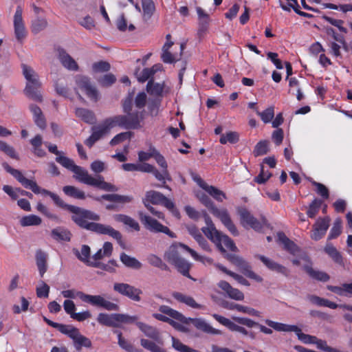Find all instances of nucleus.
Listing matches in <instances>:
<instances>
[{
	"label": "nucleus",
	"mask_w": 352,
	"mask_h": 352,
	"mask_svg": "<svg viewBox=\"0 0 352 352\" xmlns=\"http://www.w3.org/2000/svg\"><path fill=\"white\" fill-rule=\"evenodd\" d=\"M2 166L23 187L30 189L35 194L41 193L43 195L50 197L56 206L72 213L71 219L79 228L98 234L109 235L116 239L122 248H125V243L122 240V235L118 230L109 225L89 221V220L100 221V216L98 214L90 210L66 204L58 195L48 190L41 188L36 182L27 179L20 170L12 168L7 162H3Z\"/></svg>",
	"instance_id": "f257e3e1"
},
{
	"label": "nucleus",
	"mask_w": 352,
	"mask_h": 352,
	"mask_svg": "<svg viewBox=\"0 0 352 352\" xmlns=\"http://www.w3.org/2000/svg\"><path fill=\"white\" fill-rule=\"evenodd\" d=\"M56 161L65 168L73 172L74 177L79 182L109 192H116L118 188L104 181V177L98 175L96 177L90 175L87 170L76 165L74 160L66 156H57Z\"/></svg>",
	"instance_id": "f03ea898"
},
{
	"label": "nucleus",
	"mask_w": 352,
	"mask_h": 352,
	"mask_svg": "<svg viewBox=\"0 0 352 352\" xmlns=\"http://www.w3.org/2000/svg\"><path fill=\"white\" fill-rule=\"evenodd\" d=\"M116 126L133 127V125L126 122V118L124 116H113L106 118L103 122L91 128V135L85 140V144L91 148L96 142L102 139L106 135L109 133L111 129Z\"/></svg>",
	"instance_id": "7ed1b4c3"
},
{
	"label": "nucleus",
	"mask_w": 352,
	"mask_h": 352,
	"mask_svg": "<svg viewBox=\"0 0 352 352\" xmlns=\"http://www.w3.org/2000/svg\"><path fill=\"white\" fill-rule=\"evenodd\" d=\"M159 311L164 314H166L170 318L186 324H188L190 322H192V324L197 329L204 332L211 333L214 335H219L221 334V331L217 329L213 328L209 324H208L205 320L201 318H186L182 314L179 312L177 310L172 309L171 307L167 305H161L159 307Z\"/></svg>",
	"instance_id": "20e7f679"
},
{
	"label": "nucleus",
	"mask_w": 352,
	"mask_h": 352,
	"mask_svg": "<svg viewBox=\"0 0 352 352\" xmlns=\"http://www.w3.org/2000/svg\"><path fill=\"white\" fill-rule=\"evenodd\" d=\"M199 201L208 208L210 212L216 217H217L224 226L234 236L239 234V231L232 222L228 211L226 208L219 209L217 208L211 199L204 192L197 195Z\"/></svg>",
	"instance_id": "39448f33"
},
{
	"label": "nucleus",
	"mask_w": 352,
	"mask_h": 352,
	"mask_svg": "<svg viewBox=\"0 0 352 352\" xmlns=\"http://www.w3.org/2000/svg\"><path fill=\"white\" fill-rule=\"evenodd\" d=\"M21 67L23 74L28 81L24 89L25 95L34 101L42 102L43 96L38 91L41 84L38 75L31 67L25 64H22Z\"/></svg>",
	"instance_id": "423d86ee"
},
{
	"label": "nucleus",
	"mask_w": 352,
	"mask_h": 352,
	"mask_svg": "<svg viewBox=\"0 0 352 352\" xmlns=\"http://www.w3.org/2000/svg\"><path fill=\"white\" fill-rule=\"evenodd\" d=\"M179 248H182L187 251L197 261H199L204 264L206 263L210 264L212 263V258L199 255L194 250L189 248L188 245L182 243H174L164 253V258L171 265H173L175 262L182 258L179 255L178 251Z\"/></svg>",
	"instance_id": "0eeeda50"
},
{
	"label": "nucleus",
	"mask_w": 352,
	"mask_h": 352,
	"mask_svg": "<svg viewBox=\"0 0 352 352\" xmlns=\"http://www.w3.org/2000/svg\"><path fill=\"white\" fill-rule=\"evenodd\" d=\"M134 94V89L129 91L127 96L122 101V109L126 115L117 116L125 117L126 122L133 125V127H122V129H136L140 126L141 118L140 117V113L138 111L131 112Z\"/></svg>",
	"instance_id": "6e6552de"
},
{
	"label": "nucleus",
	"mask_w": 352,
	"mask_h": 352,
	"mask_svg": "<svg viewBox=\"0 0 352 352\" xmlns=\"http://www.w3.org/2000/svg\"><path fill=\"white\" fill-rule=\"evenodd\" d=\"M265 323L277 331L295 332L298 339L305 344H314L316 342V336L302 333L301 329L296 325L283 324L269 319H266Z\"/></svg>",
	"instance_id": "1a4fd4ad"
},
{
	"label": "nucleus",
	"mask_w": 352,
	"mask_h": 352,
	"mask_svg": "<svg viewBox=\"0 0 352 352\" xmlns=\"http://www.w3.org/2000/svg\"><path fill=\"white\" fill-rule=\"evenodd\" d=\"M138 217L144 228L148 231L154 233H164L170 238H176L175 233L172 232L167 226L162 225L155 219L152 218L148 214H144L142 211L138 212Z\"/></svg>",
	"instance_id": "9d476101"
},
{
	"label": "nucleus",
	"mask_w": 352,
	"mask_h": 352,
	"mask_svg": "<svg viewBox=\"0 0 352 352\" xmlns=\"http://www.w3.org/2000/svg\"><path fill=\"white\" fill-rule=\"evenodd\" d=\"M76 296L83 302L89 303L93 306L102 307L107 311H118L119 305L104 299L100 295H89L78 292Z\"/></svg>",
	"instance_id": "9b49d317"
},
{
	"label": "nucleus",
	"mask_w": 352,
	"mask_h": 352,
	"mask_svg": "<svg viewBox=\"0 0 352 352\" xmlns=\"http://www.w3.org/2000/svg\"><path fill=\"white\" fill-rule=\"evenodd\" d=\"M230 261L236 265L247 277L255 280L258 283L263 281V278L252 270L250 263L238 255L232 254L229 257Z\"/></svg>",
	"instance_id": "f8f14e48"
},
{
	"label": "nucleus",
	"mask_w": 352,
	"mask_h": 352,
	"mask_svg": "<svg viewBox=\"0 0 352 352\" xmlns=\"http://www.w3.org/2000/svg\"><path fill=\"white\" fill-rule=\"evenodd\" d=\"M308 298L311 303L316 305L318 306L326 307L333 309H335L338 307H340L344 309H346L352 312V306L349 305H338L336 302H331L327 299L320 298L315 295H310L308 296ZM343 317L346 321L352 323V313H346L344 314Z\"/></svg>",
	"instance_id": "ddd939ff"
},
{
	"label": "nucleus",
	"mask_w": 352,
	"mask_h": 352,
	"mask_svg": "<svg viewBox=\"0 0 352 352\" xmlns=\"http://www.w3.org/2000/svg\"><path fill=\"white\" fill-rule=\"evenodd\" d=\"M237 212L240 217L241 223L245 228H251L256 232L263 229V223L255 218L247 208L240 207L237 209Z\"/></svg>",
	"instance_id": "4468645a"
},
{
	"label": "nucleus",
	"mask_w": 352,
	"mask_h": 352,
	"mask_svg": "<svg viewBox=\"0 0 352 352\" xmlns=\"http://www.w3.org/2000/svg\"><path fill=\"white\" fill-rule=\"evenodd\" d=\"M113 290L133 301L139 302L141 300L142 290L128 283H116L113 285Z\"/></svg>",
	"instance_id": "2eb2a0df"
},
{
	"label": "nucleus",
	"mask_w": 352,
	"mask_h": 352,
	"mask_svg": "<svg viewBox=\"0 0 352 352\" xmlns=\"http://www.w3.org/2000/svg\"><path fill=\"white\" fill-rule=\"evenodd\" d=\"M22 14L23 9L21 6H18L14 15L13 25L15 37L20 43H22L27 36V31Z\"/></svg>",
	"instance_id": "dca6fc26"
},
{
	"label": "nucleus",
	"mask_w": 352,
	"mask_h": 352,
	"mask_svg": "<svg viewBox=\"0 0 352 352\" xmlns=\"http://www.w3.org/2000/svg\"><path fill=\"white\" fill-rule=\"evenodd\" d=\"M330 221L329 217H319L313 226L311 239L317 241L323 238L329 228Z\"/></svg>",
	"instance_id": "f3484780"
},
{
	"label": "nucleus",
	"mask_w": 352,
	"mask_h": 352,
	"mask_svg": "<svg viewBox=\"0 0 352 352\" xmlns=\"http://www.w3.org/2000/svg\"><path fill=\"white\" fill-rule=\"evenodd\" d=\"M76 82L78 87L84 91L89 99L95 102L98 100V91L96 87L91 84L88 77L83 76H77Z\"/></svg>",
	"instance_id": "a211bd4d"
},
{
	"label": "nucleus",
	"mask_w": 352,
	"mask_h": 352,
	"mask_svg": "<svg viewBox=\"0 0 352 352\" xmlns=\"http://www.w3.org/2000/svg\"><path fill=\"white\" fill-rule=\"evenodd\" d=\"M214 243L221 252H225L226 249L235 252L237 250L234 241L227 235L219 231V234H214L208 238Z\"/></svg>",
	"instance_id": "6ab92c4d"
},
{
	"label": "nucleus",
	"mask_w": 352,
	"mask_h": 352,
	"mask_svg": "<svg viewBox=\"0 0 352 352\" xmlns=\"http://www.w3.org/2000/svg\"><path fill=\"white\" fill-rule=\"evenodd\" d=\"M212 318L219 322L221 324L227 327L231 331H236L244 336H248V331L243 327L239 326L231 321L230 319L220 316L217 314H213Z\"/></svg>",
	"instance_id": "aec40b11"
},
{
	"label": "nucleus",
	"mask_w": 352,
	"mask_h": 352,
	"mask_svg": "<svg viewBox=\"0 0 352 352\" xmlns=\"http://www.w3.org/2000/svg\"><path fill=\"white\" fill-rule=\"evenodd\" d=\"M144 200L153 204L162 205L163 206H170L171 205L170 199L167 198L162 193L155 190L146 192Z\"/></svg>",
	"instance_id": "412c9836"
},
{
	"label": "nucleus",
	"mask_w": 352,
	"mask_h": 352,
	"mask_svg": "<svg viewBox=\"0 0 352 352\" xmlns=\"http://www.w3.org/2000/svg\"><path fill=\"white\" fill-rule=\"evenodd\" d=\"M232 320L241 325L246 326L249 328H252L254 327H258L261 331V332L270 335L273 333V331L270 328H267L265 327L264 325L260 324L258 322L252 320L250 318H244V317H237V316H233Z\"/></svg>",
	"instance_id": "4be33fe9"
},
{
	"label": "nucleus",
	"mask_w": 352,
	"mask_h": 352,
	"mask_svg": "<svg viewBox=\"0 0 352 352\" xmlns=\"http://www.w3.org/2000/svg\"><path fill=\"white\" fill-rule=\"evenodd\" d=\"M58 53V59L63 67L72 71H77L78 69L77 63L64 49L59 47Z\"/></svg>",
	"instance_id": "5701e85b"
},
{
	"label": "nucleus",
	"mask_w": 352,
	"mask_h": 352,
	"mask_svg": "<svg viewBox=\"0 0 352 352\" xmlns=\"http://www.w3.org/2000/svg\"><path fill=\"white\" fill-rule=\"evenodd\" d=\"M94 199L100 201L101 199L122 204L131 203L133 200L131 195H122L118 194H105L101 197H94Z\"/></svg>",
	"instance_id": "b1692460"
},
{
	"label": "nucleus",
	"mask_w": 352,
	"mask_h": 352,
	"mask_svg": "<svg viewBox=\"0 0 352 352\" xmlns=\"http://www.w3.org/2000/svg\"><path fill=\"white\" fill-rule=\"evenodd\" d=\"M255 257L262 261L270 270L280 273L286 276H288V270L285 266L274 262L263 255L256 254L255 255Z\"/></svg>",
	"instance_id": "393cba45"
},
{
	"label": "nucleus",
	"mask_w": 352,
	"mask_h": 352,
	"mask_svg": "<svg viewBox=\"0 0 352 352\" xmlns=\"http://www.w3.org/2000/svg\"><path fill=\"white\" fill-rule=\"evenodd\" d=\"M218 286L224 292H226L228 296L235 300H243L244 299V294L239 289L232 287L229 283L226 280H221L218 283Z\"/></svg>",
	"instance_id": "a878e982"
},
{
	"label": "nucleus",
	"mask_w": 352,
	"mask_h": 352,
	"mask_svg": "<svg viewBox=\"0 0 352 352\" xmlns=\"http://www.w3.org/2000/svg\"><path fill=\"white\" fill-rule=\"evenodd\" d=\"M223 306L224 308L229 310H237L239 312L247 314L252 316L261 317L260 311L250 307L243 306L234 302H224Z\"/></svg>",
	"instance_id": "bb28decb"
},
{
	"label": "nucleus",
	"mask_w": 352,
	"mask_h": 352,
	"mask_svg": "<svg viewBox=\"0 0 352 352\" xmlns=\"http://www.w3.org/2000/svg\"><path fill=\"white\" fill-rule=\"evenodd\" d=\"M97 321L99 324L112 327H119L118 314H108L100 313L97 317Z\"/></svg>",
	"instance_id": "cd10ccee"
},
{
	"label": "nucleus",
	"mask_w": 352,
	"mask_h": 352,
	"mask_svg": "<svg viewBox=\"0 0 352 352\" xmlns=\"http://www.w3.org/2000/svg\"><path fill=\"white\" fill-rule=\"evenodd\" d=\"M72 336V340H73L74 346L76 351H81L82 347L91 348L92 346L90 339L82 335L78 329H77V332Z\"/></svg>",
	"instance_id": "c85d7f7f"
},
{
	"label": "nucleus",
	"mask_w": 352,
	"mask_h": 352,
	"mask_svg": "<svg viewBox=\"0 0 352 352\" xmlns=\"http://www.w3.org/2000/svg\"><path fill=\"white\" fill-rule=\"evenodd\" d=\"M172 296L178 302L184 303L190 307L194 309L203 308V306L201 305L196 302L195 299L190 296H187L180 292H175L173 293Z\"/></svg>",
	"instance_id": "c756f323"
},
{
	"label": "nucleus",
	"mask_w": 352,
	"mask_h": 352,
	"mask_svg": "<svg viewBox=\"0 0 352 352\" xmlns=\"http://www.w3.org/2000/svg\"><path fill=\"white\" fill-rule=\"evenodd\" d=\"M75 114L78 118L87 124H94L96 122L94 113L89 109L80 107L76 108Z\"/></svg>",
	"instance_id": "7c9ffc66"
},
{
	"label": "nucleus",
	"mask_w": 352,
	"mask_h": 352,
	"mask_svg": "<svg viewBox=\"0 0 352 352\" xmlns=\"http://www.w3.org/2000/svg\"><path fill=\"white\" fill-rule=\"evenodd\" d=\"M142 8V19L145 21H149L156 11V7L153 0H141Z\"/></svg>",
	"instance_id": "2f4dec72"
},
{
	"label": "nucleus",
	"mask_w": 352,
	"mask_h": 352,
	"mask_svg": "<svg viewBox=\"0 0 352 352\" xmlns=\"http://www.w3.org/2000/svg\"><path fill=\"white\" fill-rule=\"evenodd\" d=\"M136 326L146 336L156 341L160 340V333L156 328L142 322H136Z\"/></svg>",
	"instance_id": "473e14b6"
},
{
	"label": "nucleus",
	"mask_w": 352,
	"mask_h": 352,
	"mask_svg": "<svg viewBox=\"0 0 352 352\" xmlns=\"http://www.w3.org/2000/svg\"><path fill=\"white\" fill-rule=\"evenodd\" d=\"M36 263L41 277H43L47 270V254L41 250H38L35 254Z\"/></svg>",
	"instance_id": "72a5a7b5"
},
{
	"label": "nucleus",
	"mask_w": 352,
	"mask_h": 352,
	"mask_svg": "<svg viewBox=\"0 0 352 352\" xmlns=\"http://www.w3.org/2000/svg\"><path fill=\"white\" fill-rule=\"evenodd\" d=\"M113 218L116 221L122 223L135 231L139 232L140 230L138 222L126 214H117L113 216Z\"/></svg>",
	"instance_id": "f704fd0d"
},
{
	"label": "nucleus",
	"mask_w": 352,
	"mask_h": 352,
	"mask_svg": "<svg viewBox=\"0 0 352 352\" xmlns=\"http://www.w3.org/2000/svg\"><path fill=\"white\" fill-rule=\"evenodd\" d=\"M164 85V82H155L153 79H150L146 85V91L151 96H162Z\"/></svg>",
	"instance_id": "c9c22d12"
},
{
	"label": "nucleus",
	"mask_w": 352,
	"mask_h": 352,
	"mask_svg": "<svg viewBox=\"0 0 352 352\" xmlns=\"http://www.w3.org/2000/svg\"><path fill=\"white\" fill-rule=\"evenodd\" d=\"M278 241L284 245V248L292 254L298 250V246L291 241L284 232H280L277 234Z\"/></svg>",
	"instance_id": "e433bc0d"
},
{
	"label": "nucleus",
	"mask_w": 352,
	"mask_h": 352,
	"mask_svg": "<svg viewBox=\"0 0 352 352\" xmlns=\"http://www.w3.org/2000/svg\"><path fill=\"white\" fill-rule=\"evenodd\" d=\"M200 186L217 201H223V199H226V194L216 187L213 186H209L205 183Z\"/></svg>",
	"instance_id": "4c0bfd02"
},
{
	"label": "nucleus",
	"mask_w": 352,
	"mask_h": 352,
	"mask_svg": "<svg viewBox=\"0 0 352 352\" xmlns=\"http://www.w3.org/2000/svg\"><path fill=\"white\" fill-rule=\"evenodd\" d=\"M51 235L54 239L58 241H69L72 237L71 232L68 230L62 228L53 229Z\"/></svg>",
	"instance_id": "58836bf2"
},
{
	"label": "nucleus",
	"mask_w": 352,
	"mask_h": 352,
	"mask_svg": "<svg viewBox=\"0 0 352 352\" xmlns=\"http://www.w3.org/2000/svg\"><path fill=\"white\" fill-rule=\"evenodd\" d=\"M121 262L127 267L139 270L142 267V263L135 258L131 257L124 252H122L120 256Z\"/></svg>",
	"instance_id": "ea45409f"
},
{
	"label": "nucleus",
	"mask_w": 352,
	"mask_h": 352,
	"mask_svg": "<svg viewBox=\"0 0 352 352\" xmlns=\"http://www.w3.org/2000/svg\"><path fill=\"white\" fill-rule=\"evenodd\" d=\"M63 191L67 196L74 199L83 200L86 198L85 192L74 186H65Z\"/></svg>",
	"instance_id": "a19ab883"
},
{
	"label": "nucleus",
	"mask_w": 352,
	"mask_h": 352,
	"mask_svg": "<svg viewBox=\"0 0 352 352\" xmlns=\"http://www.w3.org/2000/svg\"><path fill=\"white\" fill-rule=\"evenodd\" d=\"M90 266L101 269L109 273H114L116 272V268L118 267V264L116 261L112 259L109 260L107 263H103L100 261H94L90 263Z\"/></svg>",
	"instance_id": "79ce46f5"
},
{
	"label": "nucleus",
	"mask_w": 352,
	"mask_h": 352,
	"mask_svg": "<svg viewBox=\"0 0 352 352\" xmlns=\"http://www.w3.org/2000/svg\"><path fill=\"white\" fill-rule=\"evenodd\" d=\"M324 252L333 259L335 263L339 265L344 264L342 254L332 244H327L324 248Z\"/></svg>",
	"instance_id": "37998d69"
},
{
	"label": "nucleus",
	"mask_w": 352,
	"mask_h": 352,
	"mask_svg": "<svg viewBox=\"0 0 352 352\" xmlns=\"http://www.w3.org/2000/svg\"><path fill=\"white\" fill-rule=\"evenodd\" d=\"M76 257L81 261L84 262L86 265L90 266L92 261L89 260L91 250L89 245H83L81 248L80 252L78 250H74Z\"/></svg>",
	"instance_id": "c03bdc74"
},
{
	"label": "nucleus",
	"mask_w": 352,
	"mask_h": 352,
	"mask_svg": "<svg viewBox=\"0 0 352 352\" xmlns=\"http://www.w3.org/2000/svg\"><path fill=\"white\" fill-rule=\"evenodd\" d=\"M305 269L309 276L315 280L327 282L330 278L326 272L315 270L310 266H306Z\"/></svg>",
	"instance_id": "a18cd8bd"
},
{
	"label": "nucleus",
	"mask_w": 352,
	"mask_h": 352,
	"mask_svg": "<svg viewBox=\"0 0 352 352\" xmlns=\"http://www.w3.org/2000/svg\"><path fill=\"white\" fill-rule=\"evenodd\" d=\"M173 265H174L177 270L183 276L189 278H192L189 274V270L191 267V265L184 258H182L181 259L175 262Z\"/></svg>",
	"instance_id": "49530a36"
},
{
	"label": "nucleus",
	"mask_w": 352,
	"mask_h": 352,
	"mask_svg": "<svg viewBox=\"0 0 352 352\" xmlns=\"http://www.w3.org/2000/svg\"><path fill=\"white\" fill-rule=\"evenodd\" d=\"M205 223L206 224V227H203L201 228L204 234L208 237H211L212 234H219V230H217L208 214H206L204 218Z\"/></svg>",
	"instance_id": "de8ad7c7"
},
{
	"label": "nucleus",
	"mask_w": 352,
	"mask_h": 352,
	"mask_svg": "<svg viewBox=\"0 0 352 352\" xmlns=\"http://www.w3.org/2000/svg\"><path fill=\"white\" fill-rule=\"evenodd\" d=\"M146 260L148 263L153 267H157L164 271L169 270L168 266L162 261V259L160 257L155 254H149L147 256Z\"/></svg>",
	"instance_id": "09e8293b"
},
{
	"label": "nucleus",
	"mask_w": 352,
	"mask_h": 352,
	"mask_svg": "<svg viewBox=\"0 0 352 352\" xmlns=\"http://www.w3.org/2000/svg\"><path fill=\"white\" fill-rule=\"evenodd\" d=\"M239 141V134L236 131H228L221 134L219 142L221 144L230 143L234 144Z\"/></svg>",
	"instance_id": "8fccbe9b"
},
{
	"label": "nucleus",
	"mask_w": 352,
	"mask_h": 352,
	"mask_svg": "<svg viewBox=\"0 0 352 352\" xmlns=\"http://www.w3.org/2000/svg\"><path fill=\"white\" fill-rule=\"evenodd\" d=\"M327 288L339 296H346V294H352V283H344L342 287L330 285Z\"/></svg>",
	"instance_id": "3c124183"
},
{
	"label": "nucleus",
	"mask_w": 352,
	"mask_h": 352,
	"mask_svg": "<svg viewBox=\"0 0 352 352\" xmlns=\"http://www.w3.org/2000/svg\"><path fill=\"white\" fill-rule=\"evenodd\" d=\"M41 219L35 214H30L23 217L20 220L22 226H38L41 223Z\"/></svg>",
	"instance_id": "603ef678"
},
{
	"label": "nucleus",
	"mask_w": 352,
	"mask_h": 352,
	"mask_svg": "<svg viewBox=\"0 0 352 352\" xmlns=\"http://www.w3.org/2000/svg\"><path fill=\"white\" fill-rule=\"evenodd\" d=\"M322 204V201L319 199H314L309 204L307 215L309 218L314 219L318 213L320 208Z\"/></svg>",
	"instance_id": "864d4df0"
},
{
	"label": "nucleus",
	"mask_w": 352,
	"mask_h": 352,
	"mask_svg": "<svg viewBox=\"0 0 352 352\" xmlns=\"http://www.w3.org/2000/svg\"><path fill=\"white\" fill-rule=\"evenodd\" d=\"M135 75L140 82H144L150 79H153V72L149 68H144L142 71L138 69L135 71Z\"/></svg>",
	"instance_id": "5fc2aeb1"
},
{
	"label": "nucleus",
	"mask_w": 352,
	"mask_h": 352,
	"mask_svg": "<svg viewBox=\"0 0 352 352\" xmlns=\"http://www.w3.org/2000/svg\"><path fill=\"white\" fill-rule=\"evenodd\" d=\"M113 333L118 336L119 346L127 352H134L133 346L122 337V333L118 330H114Z\"/></svg>",
	"instance_id": "6e6d98bb"
},
{
	"label": "nucleus",
	"mask_w": 352,
	"mask_h": 352,
	"mask_svg": "<svg viewBox=\"0 0 352 352\" xmlns=\"http://www.w3.org/2000/svg\"><path fill=\"white\" fill-rule=\"evenodd\" d=\"M342 232V221L340 219H336L328 236V240H331L338 237Z\"/></svg>",
	"instance_id": "4d7b16f0"
},
{
	"label": "nucleus",
	"mask_w": 352,
	"mask_h": 352,
	"mask_svg": "<svg viewBox=\"0 0 352 352\" xmlns=\"http://www.w3.org/2000/svg\"><path fill=\"white\" fill-rule=\"evenodd\" d=\"M140 344L142 347L151 351V352H166V351L156 344L154 342L142 338Z\"/></svg>",
	"instance_id": "13d9d810"
},
{
	"label": "nucleus",
	"mask_w": 352,
	"mask_h": 352,
	"mask_svg": "<svg viewBox=\"0 0 352 352\" xmlns=\"http://www.w3.org/2000/svg\"><path fill=\"white\" fill-rule=\"evenodd\" d=\"M268 151V142L267 140H261L256 144L253 153L254 156L258 157L267 154Z\"/></svg>",
	"instance_id": "bf43d9fd"
},
{
	"label": "nucleus",
	"mask_w": 352,
	"mask_h": 352,
	"mask_svg": "<svg viewBox=\"0 0 352 352\" xmlns=\"http://www.w3.org/2000/svg\"><path fill=\"white\" fill-rule=\"evenodd\" d=\"M256 113L261 117V119L264 123H269L272 120L274 116V106H271L262 112L256 111Z\"/></svg>",
	"instance_id": "052dcab7"
},
{
	"label": "nucleus",
	"mask_w": 352,
	"mask_h": 352,
	"mask_svg": "<svg viewBox=\"0 0 352 352\" xmlns=\"http://www.w3.org/2000/svg\"><path fill=\"white\" fill-rule=\"evenodd\" d=\"M311 184L314 186L316 189V193L321 196L323 199H327L329 197V189L322 184L311 180Z\"/></svg>",
	"instance_id": "680f3d73"
},
{
	"label": "nucleus",
	"mask_w": 352,
	"mask_h": 352,
	"mask_svg": "<svg viewBox=\"0 0 352 352\" xmlns=\"http://www.w3.org/2000/svg\"><path fill=\"white\" fill-rule=\"evenodd\" d=\"M47 21L44 19L37 18L32 23V32L37 34L44 30L47 26Z\"/></svg>",
	"instance_id": "e2e57ef3"
},
{
	"label": "nucleus",
	"mask_w": 352,
	"mask_h": 352,
	"mask_svg": "<svg viewBox=\"0 0 352 352\" xmlns=\"http://www.w3.org/2000/svg\"><path fill=\"white\" fill-rule=\"evenodd\" d=\"M56 329H57L62 333L67 335L71 339L72 336V335H74V333L77 332L78 329L76 327L59 323H57Z\"/></svg>",
	"instance_id": "0e129e2a"
},
{
	"label": "nucleus",
	"mask_w": 352,
	"mask_h": 352,
	"mask_svg": "<svg viewBox=\"0 0 352 352\" xmlns=\"http://www.w3.org/2000/svg\"><path fill=\"white\" fill-rule=\"evenodd\" d=\"M111 68L110 64L104 60L96 62L92 65V69L94 72H106Z\"/></svg>",
	"instance_id": "69168bd1"
},
{
	"label": "nucleus",
	"mask_w": 352,
	"mask_h": 352,
	"mask_svg": "<svg viewBox=\"0 0 352 352\" xmlns=\"http://www.w3.org/2000/svg\"><path fill=\"white\" fill-rule=\"evenodd\" d=\"M131 137V132H122L115 135L111 140L110 141V144L111 146H115L118 144L120 142H124L126 140L130 139Z\"/></svg>",
	"instance_id": "338daca9"
},
{
	"label": "nucleus",
	"mask_w": 352,
	"mask_h": 352,
	"mask_svg": "<svg viewBox=\"0 0 352 352\" xmlns=\"http://www.w3.org/2000/svg\"><path fill=\"white\" fill-rule=\"evenodd\" d=\"M161 100L155 98L151 100L148 105V109L150 114L152 116H155L158 114L159 109L161 105Z\"/></svg>",
	"instance_id": "774afa93"
}]
</instances>
